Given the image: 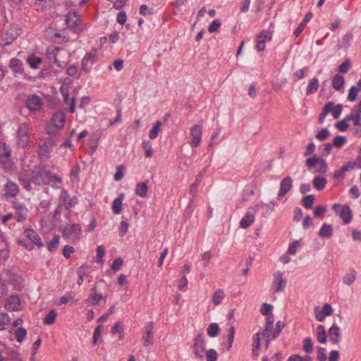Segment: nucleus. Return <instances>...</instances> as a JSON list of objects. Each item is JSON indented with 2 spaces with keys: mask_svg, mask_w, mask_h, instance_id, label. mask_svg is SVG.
Wrapping results in <instances>:
<instances>
[{
  "mask_svg": "<svg viewBox=\"0 0 361 361\" xmlns=\"http://www.w3.org/2000/svg\"><path fill=\"white\" fill-rule=\"evenodd\" d=\"M19 180L28 191L32 190L31 183L36 185H51L54 187L52 183H59L61 182V178L56 174H52L45 165L36 166L30 171H26L20 173Z\"/></svg>",
  "mask_w": 361,
  "mask_h": 361,
  "instance_id": "f257e3e1",
  "label": "nucleus"
},
{
  "mask_svg": "<svg viewBox=\"0 0 361 361\" xmlns=\"http://www.w3.org/2000/svg\"><path fill=\"white\" fill-rule=\"evenodd\" d=\"M46 55L50 63H54L60 68L66 67L69 61V56L67 51L59 47L47 48Z\"/></svg>",
  "mask_w": 361,
  "mask_h": 361,
  "instance_id": "f03ea898",
  "label": "nucleus"
},
{
  "mask_svg": "<svg viewBox=\"0 0 361 361\" xmlns=\"http://www.w3.org/2000/svg\"><path fill=\"white\" fill-rule=\"evenodd\" d=\"M24 235L26 240H29L26 243L25 240L19 241L20 244L25 246L27 250H32L34 248V245H37L38 247H41L44 245L39 235L32 229H26L24 231Z\"/></svg>",
  "mask_w": 361,
  "mask_h": 361,
  "instance_id": "7ed1b4c3",
  "label": "nucleus"
},
{
  "mask_svg": "<svg viewBox=\"0 0 361 361\" xmlns=\"http://www.w3.org/2000/svg\"><path fill=\"white\" fill-rule=\"evenodd\" d=\"M305 163L310 170L315 168L314 173H325L327 171L328 166L326 161L317 156L307 159Z\"/></svg>",
  "mask_w": 361,
  "mask_h": 361,
  "instance_id": "20e7f679",
  "label": "nucleus"
},
{
  "mask_svg": "<svg viewBox=\"0 0 361 361\" xmlns=\"http://www.w3.org/2000/svg\"><path fill=\"white\" fill-rule=\"evenodd\" d=\"M66 21L68 27L75 32L80 33L83 30L81 19L78 12H68L66 15Z\"/></svg>",
  "mask_w": 361,
  "mask_h": 361,
  "instance_id": "39448f33",
  "label": "nucleus"
},
{
  "mask_svg": "<svg viewBox=\"0 0 361 361\" xmlns=\"http://www.w3.org/2000/svg\"><path fill=\"white\" fill-rule=\"evenodd\" d=\"M78 202V198L75 196L71 197L68 191L65 189L61 190L59 196V207H64L68 212Z\"/></svg>",
  "mask_w": 361,
  "mask_h": 361,
  "instance_id": "423d86ee",
  "label": "nucleus"
},
{
  "mask_svg": "<svg viewBox=\"0 0 361 361\" xmlns=\"http://www.w3.org/2000/svg\"><path fill=\"white\" fill-rule=\"evenodd\" d=\"M30 126L27 123L20 124L17 131V145L18 147L24 148L29 142Z\"/></svg>",
  "mask_w": 361,
  "mask_h": 361,
  "instance_id": "0eeeda50",
  "label": "nucleus"
},
{
  "mask_svg": "<svg viewBox=\"0 0 361 361\" xmlns=\"http://www.w3.org/2000/svg\"><path fill=\"white\" fill-rule=\"evenodd\" d=\"M81 226L78 224L68 225L62 230V236L66 238H73V241H78L80 238Z\"/></svg>",
  "mask_w": 361,
  "mask_h": 361,
  "instance_id": "6e6552de",
  "label": "nucleus"
},
{
  "mask_svg": "<svg viewBox=\"0 0 361 361\" xmlns=\"http://www.w3.org/2000/svg\"><path fill=\"white\" fill-rule=\"evenodd\" d=\"M206 349V343L202 333L198 334L194 338L193 350L196 357L202 360Z\"/></svg>",
  "mask_w": 361,
  "mask_h": 361,
  "instance_id": "1a4fd4ad",
  "label": "nucleus"
},
{
  "mask_svg": "<svg viewBox=\"0 0 361 361\" xmlns=\"http://www.w3.org/2000/svg\"><path fill=\"white\" fill-rule=\"evenodd\" d=\"M20 35V29L16 25L7 26L4 29V45L11 44Z\"/></svg>",
  "mask_w": 361,
  "mask_h": 361,
  "instance_id": "9d476101",
  "label": "nucleus"
},
{
  "mask_svg": "<svg viewBox=\"0 0 361 361\" xmlns=\"http://www.w3.org/2000/svg\"><path fill=\"white\" fill-rule=\"evenodd\" d=\"M43 104L42 99L35 94L29 95L25 101L26 107L32 112L39 111Z\"/></svg>",
  "mask_w": 361,
  "mask_h": 361,
  "instance_id": "9b49d317",
  "label": "nucleus"
},
{
  "mask_svg": "<svg viewBox=\"0 0 361 361\" xmlns=\"http://www.w3.org/2000/svg\"><path fill=\"white\" fill-rule=\"evenodd\" d=\"M283 272L278 271L274 273L272 287L274 293L282 292L285 290L286 280L283 277Z\"/></svg>",
  "mask_w": 361,
  "mask_h": 361,
  "instance_id": "f8f14e48",
  "label": "nucleus"
},
{
  "mask_svg": "<svg viewBox=\"0 0 361 361\" xmlns=\"http://www.w3.org/2000/svg\"><path fill=\"white\" fill-rule=\"evenodd\" d=\"M202 126L200 124H197L194 126L190 129V135L192 137V140L190 142V145L193 147H197L200 145L202 140Z\"/></svg>",
  "mask_w": 361,
  "mask_h": 361,
  "instance_id": "ddd939ff",
  "label": "nucleus"
},
{
  "mask_svg": "<svg viewBox=\"0 0 361 361\" xmlns=\"http://www.w3.org/2000/svg\"><path fill=\"white\" fill-rule=\"evenodd\" d=\"M13 207L16 209V218L17 221L21 222L25 220L28 213L27 207L18 201L13 202Z\"/></svg>",
  "mask_w": 361,
  "mask_h": 361,
  "instance_id": "4468645a",
  "label": "nucleus"
},
{
  "mask_svg": "<svg viewBox=\"0 0 361 361\" xmlns=\"http://www.w3.org/2000/svg\"><path fill=\"white\" fill-rule=\"evenodd\" d=\"M272 37L271 32L263 30L257 37L256 49L262 51L265 49L266 39L270 40Z\"/></svg>",
  "mask_w": 361,
  "mask_h": 361,
  "instance_id": "2eb2a0df",
  "label": "nucleus"
},
{
  "mask_svg": "<svg viewBox=\"0 0 361 361\" xmlns=\"http://www.w3.org/2000/svg\"><path fill=\"white\" fill-rule=\"evenodd\" d=\"M145 335L142 337L143 345L145 347L152 345L154 344L153 334L154 326L153 323H148L145 326Z\"/></svg>",
  "mask_w": 361,
  "mask_h": 361,
  "instance_id": "dca6fc26",
  "label": "nucleus"
},
{
  "mask_svg": "<svg viewBox=\"0 0 361 361\" xmlns=\"http://www.w3.org/2000/svg\"><path fill=\"white\" fill-rule=\"evenodd\" d=\"M55 145L56 143L52 140H49L39 146L38 156L42 161H45L49 158L50 152L49 147Z\"/></svg>",
  "mask_w": 361,
  "mask_h": 361,
  "instance_id": "f3484780",
  "label": "nucleus"
},
{
  "mask_svg": "<svg viewBox=\"0 0 361 361\" xmlns=\"http://www.w3.org/2000/svg\"><path fill=\"white\" fill-rule=\"evenodd\" d=\"M293 180L290 177L287 176L280 183V189L278 192V197H282L285 196L292 188Z\"/></svg>",
  "mask_w": 361,
  "mask_h": 361,
  "instance_id": "a211bd4d",
  "label": "nucleus"
},
{
  "mask_svg": "<svg viewBox=\"0 0 361 361\" xmlns=\"http://www.w3.org/2000/svg\"><path fill=\"white\" fill-rule=\"evenodd\" d=\"M106 301V296L97 293V286H94L91 289V293L89 295L88 301L93 305H100L101 301Z\"/></svg>",
  "mask_w": 361,
  "mask_h": 361,
  "instance_id": "6ab92c4d",
  "label": "nucleus"
},
{
  "mask_svg": "<svg viewBox=\"0 0 361 361\" xmlns=\"http://www.w3.org/2000/svg\"><path fill=\"white\" fill-rule=\"evenodd\" d=\"M328 336L330 341L334 345H337L339 343L341 333L340 328L337 324H334L328 331Z\"/></svg>",
  "mask_w": 361,
  "mask_h": 361,
  "instance_id": "aec40b11",
  "label": "nucleus"
},
{
  "mask_svg": "<svg viewBox=\"0 0 361 361\" xmlns=\"http://www.w3.org/2000/svg\"><path fill=\"white\" fill-rule=\"evenodd\" d=\"M20 306V298L16 295H12L7 298L5 302V307L8 310L15 311L18 310Z\"/></svg>",
  "mask_w": 361,
  "mask_h": 361,
  "instance_id": "412c9836",
  "label": "nucleus"
},
{
  "mask_svg": "<svg viewBox=\"0 0 361 361\" xmlns=\"http://www.w3.org/2000/svg\"><path fill=\"white\" fill-rule=\"evenodd\" d=\"M66 121V114L63 111H59L54 114L51 123L56 126L59 128H63Z\"/></svg>",
  "mask_w": 361,
  "mask_h": 361,
  "instance_id": "4be33fe9",
  "label": "nucleus"
},
{
  "mask_svg": "<svg viewBox=\"0 0 361 361\" xmlns=\"http://www.w3.org/2000/svg\"><path fill=\"white\" fill-rule=\"evenodd\" d=\"M5 188V195L11 197H15L19 191L18 186L11 181H8L4 186Z\"/></svg>",
  "mask_w": 361,
  "mask_h": 361,
  "instance_id": "5701e85b",
  "label": "nucleus"
},
{
  "mask_svg": "<svg viewBox=\"0 0 361 361\" xmlns=\"http://www.w3.org/2000/svg\"><path fill=\"white\" fill-rule=\"evenodd\" d=\"M11 157L9 147L4 142H0V161L6 162Z\"/></svg>",
  "mask_w": 361,
  "mask_h": 361,
  "instance_id": "b1692460",
  "label": "nucleus"
},
{
  "mask_svg": "<svg viewBox=\"0 0 361 361\" xmlns=\"http://www.w3.org/2000/svg\"><path fill=\"white\" fill-rule=\"evenodd\" d=\"M352 212L348 205L343 206L341 212L340 217L343 221L344 224H347L352 220Z\"/></svg>",
  "mask_w": 361,
  "mask_h": 361,
  "instance_id": "393cba45",
  "label": "nucleus"
},
{
  "mask_svg": "<svg viewBox=\"0 0 361 361\" xmlns=\"http://www.w3.org/2000/svg\"><path fill=\"white\" fill-rule=\"evenodd\" d=\"M225 298V292L221 288L216 290L212 295V302L214 306L219 305Z\"/></svg>",
  "mask_w": 361,
  "mask_h": 361,
  "instance_id": "a878e982",
  "label": "nucleus"
},
{
  "mask_svg": "<svg viewBox=\"0 0 361 361\" xmlns=\"http://www.w3.org/2000/svg\"><path fill=\"white\" fill-rule=\"evenodd\" d=\"M148 186L147 183L140 182L137 183L135 186V192L140 197H145L147 195Z\"/></svg>",
  "mask_w": 361,
  "mask_h": 361,
  "instance_id": "bb28decb",
  "label": "nucleus"
},
{
  "mask_svg": "<svg viewBox=\"0 0 361 361\" xmlns=\"http://www.w3.org/2000/svg\"><path fill=\"white\" fill-rule=\"evenodd\" d=\"M317 340L319 343L324 344L326 342V332L323 325H319L316 330Z\"/></svg>",
  "mask_w": 361,
  "mask_h": 361,
  "instance_id": "cd10ccee",
  "label": "nucleus"
},
{
  "mask_svg": "<svg viewBox=\"0 0 361 361\" xmlns=\"http://www.w3.org/2000/svg\"><path fill=\"white\" fill-rule=\"evenodd\" d=\"M333 234V228L331 224H324L319 231L321 238H331Z\"/></svg>",
  "mask_w": 361,
  "mask_h": 361,
  "instance_id": "c85d7f7f",
  "label": "nucleus"
},
{
  "mask_svg": "<svg viewBox=\"0 0 361 361\" xmlns=\"http://www.w3.org/2000/svg\"><path fill=\"white\" fill-rule=\"evenodd\" d=\"M8 257V249L6 241L0 237V262Z\"/></svg>",
  "mask_w": 361,
  "mask_h": 361,
  "instance_id": "c756f323",
  "label": "nucleus"
},
{
  "mask_svg": "<svg viewBox=\"0 0 361 361\" xmlns=\"http://www.w3.org/2000/svg\"><path fill=\"white\" fill-rule=\"evenodd\" d=\"M345 83V79L343 75L337 73L334 76L332 86L336 90H341Z\"/></svg>",
  "mask_w": 361,
  "mask_h": 361,
  "instance_id": "7c9ffc66",
  "label": "nucleus"
},
{
  "mask_svg": "<svg viewBox=\"0 0 361 361\" xmlns=\"http://www.w3.org/2000/svg\"><path fill=\"white\" fill-rule=\"evenodd\" d=\"M319 87V80L317 78H313L310 80V82L306 89V94L307 95L316 92Z\"/></svg>",
  "mask_w": 361,
  "mask_h": 361,
  "instance_id": "2f4dec72",
  "label": "nucleus"
},
{
  "mask_svg": "<svg viewBox=\"0 0 361 361\" xmlns=\"http://www.w3.org/2000/svg\"><path fill=\"white\" fill-rule=\"evenodd\" d=\"M254 215L251 214H246L245 216L240 220V226L242 228H247L254 222Z\"/></svg>",
  "mask_w": 361,
  "mask_h": 361,
  "instance_id": "473e14b6",
  "label": "nucleus"
},
{
  "mask_svg": "<svg viewBox=\"0 0 361 361\" xmlns=\"http://www.w3.org/2000/svg\"><path fill=\"white\" fill-rule=\"evenodd\" d=\"M312 184L314 188L322 190L326 185V179L324 177L317 176L313 179Z\"/></svg>",
  "mask_w": 361,
  "mask_h": 361,
  "instance_id": "72a5a7b5",
  "label": "nucleus"
},
{
  "mask_svg": "<svg viewBox=\"0 0 361 361\" xmlns=\"http://www.w3.org/2000/svg\"><path fill=\"white\" fill-rule=\"evenodd\" d=\"M332 109H333V102H329L328 103H326L325 104V106L323 108L322 112L320 114L319 119H318L319 123H324L326 115L332 110Z\"/></svg>",
  "mask_w": 361,
  "mask_h": 361,
  "instance_id": "f704fd0d",
  "label": "nucleus"
},
{
  "mask_svg": "<svg viewBox=\"0 0 361 361\" xmlns=\"http://www.w3.org/2000/svg\"><path fill=\"white\" fill-rule=\"evenodd\" d=\"M10 68L16 73H21L23 71L22 64L19 59L13 58L10 61Z\"/></svg>",
  "mask_w": 361,
  "mask_h": 361,
  "instance_id": "c9c22d12",
  "label": "nucleus"
},
{
  "mask_svg": "<svg viewBox=\"0 0 361 361\" xmlns=\"http://www.w3.org/2000/svg\"><path fill=\"white\" fill-rule=\"evenodd\" d=\"M220 331L219 326L216 323H212L209 325L207 331L210 337H215Z\"/></svg>",
  "mask_w": 361,
  "mask_h": 361,
  "instance_id": "e433bc0d",
  "label": "nucleus"
},
{
  "mask_svg": "<svg viewBox=\"0 0 361 361\" xmlns=\"http://www.w3.org/2000/svg\"><path fill=\"white\" fill-rule=\"evenodd\" d=\"M11 323V319L6 313H0V331L6 329Z\"/></svg>",
  "mask_w": 361,
  "mask_h": 361,
  "instance_id": "4c0bfd02",
  "label": "nucleus"
},
{
  "mask_svg": "<svg viewBox=\"0 0 361 361\" xmlns=\"http://www.w3.org/2000/svg\"><path fill=\"white\" fill-rule=\"evenodd\" d=\"M161 121H158L155 123V124L154 125L153 128H152L149 133V137L150 139L154 140L157 137L159 132L161 130Z\"/></svg>",
  "mask_w": 361,
  "mask_h": 361,
  "instance_id": "58836bf2",
  "label": "nucleus"
},
{
  "mask_svg": "<svg viewBox=\"0 0 361 361\" xmlns=\"http://www.w3.org/2000/svg\"><path fill=\"white\" fill-rule=\"evenodd\" d=\"M56 317V312L54 310H51L49 312V313L45 316L44 319V323L47 325L52 324Z\"/></svg>",
  "mask_w": 361,
  "mask_h": 361,
  "instance_id": "ea45409f",
  "label": "nucleus"
},
{
  "mask_svg": "<svg viewBox=\"0 0 361 361\" xmlns=\"http://www.w3.org/2000/svg\"><path fill=\"white\" fill-rule=\"evenodd\" d=\"M260 335H261L260 333H257L254 336V341H253L254 348L252 350V353L256 356H257L259 355L258 350L259 349V347H260Z\"/></svg>",
  "mask_w": 361,
  "mask_h": 361,
  "instance_id": "a19ab883",
  "label": "nucleus"
},
{
  "mask_svg": "<svg viewBox=\"0 0 361 361\" xmlns=\"http://www.w3.org/2000/svg\"><path fill=\"white\" fill-rule=\"evenodd\" d=\"M355 168H361V165L357 163H353L352 161L347 162L344 166H343L340 170L343 172L345 174L346 171H348L350 170H352Z\"/></svg>",
  "mask_w": 361,
  "mask_h": 361,
  "instance_id": "79ce46f5",
  "label": "nucleus"
},
{
  "mask_svg": "<svg viewBox=\"0 0 361 361\" xmlns=\"http://www.w3.org/2000/svg\"><path fill=\"white\" fill-rule=\"evenodd\" d=\"M123 209V202L121 200H114L112 203V211L114 214H118Z\"/></svg>",
  "mask_w": 361,
  "mask_h": 361,
  "instance_id": "37998d69",
  "label": "nucleus"
},
{
  "mask_svg": "<svg viewBox=\"0 0 361 361\" xmlns=\"http://www.w3.org/2000/svg\"><path fill=\"white\" fill-rule=\"evenodd\" d=\"M26 334H27L26 329L23 327H20L18 329H16L15 331L16 341L18 343H21L24 340V338L26 336Z\"/></svg>",
  "mask_w": 361,
  "mask_h": 361,
  "instance_id": "c03bdc74",
  "label": "nucleus"
},
{
  "mask_svg": "<svg viewBox=\"0 0 361 361\" xmlns=\"http://www.w3.org/2000/svg\"><path fill=\"white\" fill-rule=\"evenodd\" d=\"M314 201V195H309L303 197L302 199V203L303 206L306 209H310L312 207V204Z\"/></svg>",
  "mask_w": 361,
  "mask_h": 361,
  "instance_id": "a18cd8bd",
  "label": "nucleus"
},
{
  "mask_svg": "<svg viewBox=\"0 0 361 361\" xmlns=\"http://www.w3.org/2000/svg\"><path fill=\"white\" fill-rule=\"evenodd\" d=\"M45 130L47 134L50 135H55L59 133V130H61V128H58L56 126L51 123L47 125Z\"/></svg>",
  "mask_w": 361,
  "mask_h": 361,
  "instance_id": "49530a36",
  "label": "nucleus"
},
{
  "mask_svg": "<svg viewBox=\"0 0 361 361\" xmlns=\"http://www.w3.org/2000/svg\"><path fill=\"white\" fill-rule=\"evenodd\" d=\"M27 62L31 68H37L39 65L42 63V59L37 56H30L27 59Z\"/></svg>",
  "mask_w": 361,
  "mask_h": 361,
  "instance_id": "de8ad7c7",
  "label": "nucleus"
},
{
  "mask_svg": "<svg viewBox=\"0 0 361 361\" xmlns=\"http://www.w3.org/2000/svg\"><path fill=\"white\" fill-rule=\"evenodd\" d=\"M303 343V350L306 353L312 352L313 350V343L312 338L310 337H307L304 339Z\"/></svg>",
  "mask_w": 361,
  "mask_h": 361,
  "instance_id": "09e8293b",
  "label": "nucleus"
},
{
  "mask_svg": "<svg viewBox=\"0 0 361 361\" xmlns=\"http://www.w3.org/2000/svg\"><path fill=\"white\" fill-rule=\"evenodd\" d=\"M105 253V247L103 245H99L97 248V262L101 264L104 263L103 257Z\"/></svg>",
  "mask_w": 361,
  "mask_h": 361,
  "instance_id": "8fccbe9b",
  "label": "nucleus"
},
{
  "mask_svg": "<svg viewBox=\"0 0 361 361\" xmlns=\"http://www.w3.org/2000/svg\"><path fill=\"white\" fill-rule=\"evenodd\" d=\"M59 244V236L55 235L54 238L51 240V241L48 245V250L50 252H54L56 250L58 247V245Z\"/></svg>",
  "mask_w": 361,
  "mask_h": 361,
  "instance_id": "3c124183",
  "label": "nucleus"
},
{
  "mask_svg": "<svg viewBox=\"0 0 361 361\" xmlns=\"http://www.w3.org/2000/svg\"><path fill=\"white\" fill-rule=\"evenodd\" d=\"M207 361H216L218 357L217 352L214 349L205 351Z\"/></svg>",
  "mask_w": 361,
  "mask_h": 361,
  "instance_id": "603ef678",
  "label": "nucleus"
},
{
  "mask_svg": "<svg viewBox=\"0 0 361 361\" xmlns=\"http://www.w3.org/2000/svg\"><path fill=\"white\" fill-rule=\"evenodd\" d=\"M330 135V133L326 128H322L321 130H319L317 135L316 137L320 141L325 140Z\"/></svg>",
  "mask_w": 361,
  "mask_h": 361,
  "instance_id": "864d4df0",
  "label": "nucleus"
},
{
  "mask_svg": "<svg viewBox=\"0 0 361 361\" xmlns=\"http://www.w3.org/2000/svg\"><path fill=\"white\" fill-rule=\"evenodd\" d=\"M0 361H22V358L16 353H13L8 358L4 357L0 353Z\"/></svg>",
  "mask_w": 361,
  "mask_h": 361,
  "instance_id": "5fc2aeb1",
  "label": "nucleus"
},
{
  "mask_svg": "<svg viewBox=\"0 0 361 361\" xmlns=\"http://www.w3.org/2000/svg\"><path fill=\"white\" fill-rule=\"evenodd\" d=\"M350 59H345L339 66H338V71L341 73H347L349 69L350 68Z\"/></svg>",
  "mask_w": 361,
  "mask_h": 361,
  "instance_id": "6e6d98bb",
  "label": "nucleus"
},
{
  "mask_svg": "<svg viewBox=\"0 0 361 361\" xmlns=\"http://www.w3.org/2000/svg\"><path fill=\"white\" fill-rule=\"evenodd\" d=\"M142 147L145 150V157H150L152 155V143L149 141H143Z\"/></svg>",
  "mask_w": 361,
  "mask_h": 361,
  "instance_id": "4d7b16f0",
  "label": "nucleus"
},
{
  "mask_svg": "<svg viewBox=\"0 0 361 361\" xmlns=\"http://www.w3.org/2000/svg\"><path fill=\"white\" fill-rule=\"evenodd\" d=\"M342 109H343L342 104H337L336 106L333 105V109L330 112H331L333 117L335 119H337L340 117Z\"/></svg>",
  "mask_w": 361,
  "mask_h": 361,
  "instance_id": "13d9d810",
  "label": "nucleus"
},
{
  "mask_svg": "<svg viewBox=\"0 0 361 361\" xmlns=\"http://www.w3.org/2000/svg\"><path fill=\"white\" fill-rule=\"evenodd\" d=\"M284 326H285V324L283 322H282L281 321L277 322L276 324V329H275L274 334H272L271 338L276 339L279 336L280 332L281 331V330L283 329Z\"/></svg>",
  "mask_w": 361,
  "mask_h": 361,
  "instance_id": "bf43d9fd",
  "label": "nucleus"
},
{
  "mask_svg": "<svg viewBox=\"0 0 361 361\" xmlns=\"http://www.w3.org/2000/svg\"><path fill=\"white\" fill-rule=\"evenodd\" d=\"M336 127L340 131H345L349 127V125L348 123V119L345 118L343 120H341V121L338 122L336 124Z\"/></svg>",
  "mask_w": 361,
  "mask_h": 361,
  "instance_id": "052dcab7",
  "label": "nucleus"
},
{
  "mask_svg": "<svg viewBox=\"0 0 361 361\" xmlns=\"http://www.w3.org/2000/svg\"><path fill=\"white\" fill-rule=\"evenodd\" d=\"M355 280V271L352 270L350 274H346L343 278L344 283L347 285H350Z\"/></svg>",
  "mask_w": 361,
  "mask_h": 361,
  "instance_id": "680f3d73",
  "label": "nucleus"
},
{
  "mask_svg": "<svg viewBox=\"0 0 361 361\" xmlns=\"http://www.w3.org/2000/svg\"><path fill=\"white\" fill-rule=\"evenodd\" d=\"M346 118L348 119V121H353V124L355 126H360L361 125L360 116H359L355 112L354 114H351L349 116H348L346 117Z\"/></svg>",
  "mask_w": 361,
  "mask_h": 361,
  "instance_id": "e2e57ef3",
  "label": "nucleus"
},
{
  "mask_svg": "<svg viewBox=\"0 0 361 361\" xmlns=\"http://www.w3.org/2000/svg\"><path fill=\"white\" fill-rule=\"evenodd\" d=\"M358 92H359V89H357V87H355V86L351 87L349 90L348 95V99L351 102L355 101L356 99L357 94Z\"/></svg>",
  "mask_w": 361,
  "mask_h": 361,
  "instance_id": "0e129e2a",
  "label": "nucleus"
},
{
  "mask_svg": "<svg viewBox=\"0 0 361 361\" xmlns=\"http://www.w3.org/2000/svg\"><path fill=\"white\" fill-rule=\"evenodd\" d=\"M346 139L343 136H336L333 140V145L336 147H341L345 142Z\"/></svg>",
  "mask_w": 361,
  "mask_h": 361,
  "instance_id": "69168bd1",
  "label": "nucleus"
},
{
  "mask_svg": "<svg viewBox=\"0 0 361 361\" xmlns=\"http://www.w3.org/2000/svg\"><path fill=\"white\" fill-rule=\"evenodd\" d=\"M77 274L78 276V284L80 286L83 283L84 276L85 275V267H80L77 270Z\"/></svg>",
  "mask_w": 361,
  "mask_h": 361,
  "instance_id": "338daca9",
  "label": "nucleus"
},
{
  "mask_svg": "<svg viewBox=\"0 0 361 361\" xmlns=\"http://www.w3.org/2000/svg\"><path fill=\"white\" fill-rule=\"evenodd\" d=\"M221 26V22L219 20H214L212 22L208 27V31L210 33L216 32Z\"/></svg>",
  "mask_w": 361,
  "mask_h": 361,
  "instance_id": "774afa93",
  "label": "nucleus"
}]
</instances>
